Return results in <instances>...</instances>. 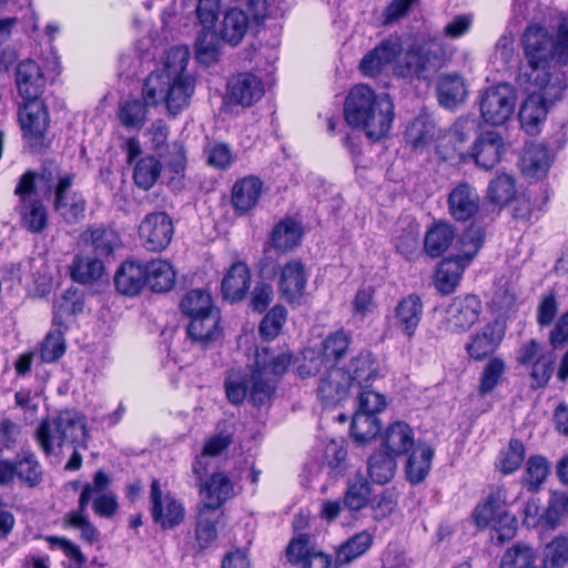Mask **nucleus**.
<instances>
[{"instance_id":"obj_1","label":"nucleus","mask_w":568,"mask_h":568,"mask_svg":"<svg viewBox=\"0 0 568 568\" xmlns=\"http://www.w3.org/2000/svg\"><path fill=\"white\" fill-rule=\"evenodd\" d=\"M524 62L520 64L516 84L525 85L565 77L552 67L555 59L568 62V16L561 17L557 26V38L539 24L528 26L521 36Z\"/></svg>"},{"instance_id":"obj_2","label":"nucleus","mask_w":568,"mask_h":568,"mask_svg":"<svg viewBox=\"0 0 568 568\" xmlns=\"http://www.w3.org/2000/svg\"><path fill=\"white\" fill-rule=\"evenodd\" d=\"M344 115L348 125L362 129L372 141L385 138L394 121V103L389 94H376L366 84L355 85L348 93Z\"/></svg>"},{"instance_id":"obj_3","label":"nucleus","mask_w":568,"mask_h":568,"mask_svg":"<svg viewBox=\"0 0 568 568\" xmlns=\"http://www.w3.org/2000/svg\"><path fill=\"white\" fill-rule=\"evenodd\" d=\"M36 437L45 455L52 454L55 448L67 444L85 448L88 438L85 416L75 409L61 410L40 423Z\"/></svg>"},{"instance_id":"obj_4","label":"nucleus","mask_w":568,"mask_h":568,"mask_svg":"<svg viewBox=\"0 0 568 568\" xmlns=\"http://www.w3.org/2000/svg\"><path fill=\"white\" fill-rule=\"evenodd\" d=\"M528 97L523 102L519 110V120L521 128L529 135H537L547 118L549 108L559 101L565 90L567 81L565 77H554L552 80L534 82L529 88L518 85Z\"/></svg>"},{"instance_id":"obj_5","label":"nucleus","mask_w":568,"mask_h":568,"mask_svg":"<svg viewBox=\"0 0 568 568\" xmlns=\"http://www.w3.org/2000/svg\"><path fill=\"white\" fill-rule=\"evenodd\" d=\"M194 88L193 77L149 74L142 88V97L151 106L165 103L169 114L175 116L189 105Z\"/></svg>"},{"instance_id":"obj_6","label":"nucleus","mask_w":568,"mask_h":568,"mask_svg":"<svg viewBox=\"0 0 568 568\" xmlns=\"http://www.w3.org/2000/svg\"><path fill=\"white\" fill-rule=\"evenodd\" d=\"M506 488L496 487L474 511L476 525L483 528L490 527V538L498 545L511 540L517 531V518L506 509Z\"/></svg>"},{"instance_id":"obj_7","label":"nucleus","mask_w":568,"mask_h":568,"mask_svg":"<svg viewBox=\"0 0 568 568\" xmlns=\"http://www.w3.org/2000/svg\"><path fill=\"white\" fill-rule=\"evenodd\" d=\"M150 515L155 525L163 530L173 529L183 523L185 508L171 491H163L159 479L150 486Z\"/></svg>"},{"instance_id":"obj_8","label":"nucleus","mask_w":568,"mask_h":568,"mask_svg":"<svg viewBox=\"0 0 568 568\" xmlns=\"http://www.w3.org/2000/svg\"><path fill=\"white\" fill-rule=\"evenodd\" d=\"M516 93L506 83L485 90L479 98V110L483 120L491 125L504 124L514 113Z\"/></svg>"},{"instance_id":"obj_9","label":"nucleus","mask_w":568,"mask_h":568,"mask_svg":"<svg viewBox=\"0 0 568 568\" xmlns=\"http://www.w3.org/2000/svg\"><path fill=\"white\" fill-rule=\"evenodd\" d=\"M18 120L22 135L28 140L33 152L41 151L50 124L49 111L42 100L22 102L18 110Z\"/></svg>"},{"instance_id":"obj_10","label":"nucleus","mask_w":568,"mask_h":568,"mask_svg":"<svg viewBox=\"0 0 568 568\" xmlns=\"http://www.w3.org/2000/svg\"><path fill=\"white\" fill-rule=\"evenodd\" d=\"M73 175L59 176L54 186L53 209L55 213L69 225L78 224L85 217L87 200L78 191L71 192Z\"/></svg>"},{"instance_id":"obj_11","label":"nucleus","mask_w":568,"mask_h":568,"mask_svg":"<svg viewBox=\"0 0 568 568\" xmlns=\"http://www.w3.org/2000/svg\"><path fill=\"white\" fill-rule=\"evenodd\" d=\"M480 313L481 302L476 295L456 296L445 310L443 328L454 334L464 333L478 321Z\"/></svg>"},{"instance_id":"obj_12","label":"nucleus","mask_w":568,"mask_h":568,"mask_svg":"<svg viewBox=\"0 0 568 568\" xmlns=\"http://www.w3.org/2000/svg\"><path fill=\"white\" fill-rule=\"evenodd\" d=\"M173 234V221L163 211L146 214L139 225L141 243L150 252L165 250L170 245Z\"/></svg>"},{"instance_id":"obj_13","label":"nucleus","mask_w":568,"mask_h":568,"mask_svg":"<svg viewBox=\"0 0 568 568\" xmlns=\"http://www.w3.org/2000/svg\"><path fill=\"white\" fill-rule=\"evenodd\" d=\"M220 323L221 312L219 308L203 315L189 318L186 336L194 346L201 349L211 348L223 336V329Z\"/></svg>"},{"instance_id":"obj_14","label":"nucleus","mask_w":568,"mask_h":568,"mask_svg":"<svg viewBox=\"0 0 568 568\" xmlns=\"http://www.w3.org/2000/svg\"><path fill=\"white\" fill-rule=\"evenodd\" d=\"M308 274L305 264L297 258L287 261L280 271L278 292L291 305H298L303 298Z\"/></svg>"},{"instance_id":"obj_15","label":"nucleus","mask_w":568,"mask_h":568,"mask_svg":"<svg viewBox=\"0 0 568 568\" xmlns=\"http://www.w3.org/2000/svg\"><path fill=\"white\" fill-rule=\"evenodd\" d=\"M264 95V85L256 75L244 72L229 79L225 101L227 104L251 106Z\"/></svg>"},{"instance_id":"obj_16","label":"nucleus","mask_w":568,"mask_h":568,"mask_svg":"<svg viewBox=\"0 0 568 568\" xmlns=\"http://www.w3.org/2000/svg\"><path fill=\"white\" fill-rule=\"evenodd\" d=\"M477 126V122L474 119H458L436 146L437 155L443 161H450L456 155H462L464 144L476 133Z\"/></svg>"},{"instance_id":"obj_17","label":"nucleus","mask_w":568,"mask_h":568,"mask_svg":"<svg viewBox=\"0 0 568 568\" xmlns=\"http://www.w3.org/2000/svg\"><path fill=\"white\" fill-rule=\"evenodd\" d=\"M349 378L343 367L331 365L317 386V396L323 405L335 406L345 400L353 386Z\"/></svg>"},{"instance_id":"obj_18","label":"nucleus","mask_w":568,"mask_h":568,"mask_svg":"<svg viewBox=\"0 0 568 568\" xmlns=\"http://www.w3.org/2000/svg\"><path fill=\"white\" fill-rule=\"evenodd\" d=\"M437 69L436 57L429 50H409L395 68V74L405 79H428Z\"/></svg>"},{"instance_id":"obj_19","label":"nucleus","mask_w":568,"mask_h":568,"mask_svg":"<svg viewBox=\"0 0 568 568\" xmlns=\"http://www.w3.org/2000/svg\"><path fill=\"white\" fill-rule=\"evenodd\" d=\"M16 85L23 102L41 100L45 79L40 65L30 59L19 62L16 68Z\"/></svg>"},{"instance_id":"obj_20","label":"nucleus","mask_w":568,"mask_h":568,"mask_svg":"<svg viewBox=\"0 0 568 568\" xmlns=\"http://www.w3.org/2000/svg\"><path fill=\"white\" fill-rule=\"evenodd\" d=\"M145 263L128 260L121 263L114 274V286L124 296H136L146 286Z\"/></svg>"},{"instance_id":"obj_21","label":"nucleus","mask_w":568,"mask_h":568,"mask_svg":"<svg viewBox=\"0 0 568 568\" xmlns=\"http://www.w3.org/2000/svg\"><path fill=\"white\" fill-rule=\"evenodd\" d=\"M504 152L503 136L496 131H486L475 140L471 148V158L477 166L490 170L499 163Z\"/></svg>"},{"instance_id":"obj_22","label":"nucleus","mask_w":568,"mask_h":568,"mask_svg":"<svg viewBox=\"0 0 568 568\" xmlns=\"http://www.w3.org/2000/svg\"><path fill=\"white\" fill-rule=\"evenodd\" d=\"M424 314V304L419 295L409 294L400 298L394 311L395 326L407 337L412 338Z\"/></svg>"},{"instance_id":"obj_23","label":"nucleus","mask_w":568,"mask_h":568,"mask_svg":"<svg viewBox=\"0 0 568 568\" xmlns=\"http://www.w3.org/2000/svg\"><path fill=\"white\" fill-rule=\"evenodd\" d=\"M436 94L440 106L454 111L468 95L466 81L458 73H443L437 78Z\"/></svg>"},{"instance_id":"obj_24","label":"nucleus","mask_w":568,"mask_h":568,"mask_svg":"<svg viewBox=\"0 0 568 568\" xmlns=\"http://www.w3.org/2000/svg\"><path fill=\"white\" fill-rule=\"evenodd\" d=\"M402 49L399 38L382 41L362 59L359 63L362 73L369 77L378 74L385 65L392 63L400 54Z\"/></svg>"},{"instance_id":"obj_25","label":"nucleus","mask_w":568,"mask_h":568,"mask_svg":"<svg viewBox=\"0 0 568 568\" xmlns=\"http://www.w3.org/2000/svg\"><path fill=\"white\" fill-rule=\"evenodd\" d=\"M287 560L301 568H328L331 558L310 546L307 536L291 540L286 548Z\"/></svg>"},{"instance_id":"obj_26","label":"nucleus","mask_w":568,"mask_h":568,"mask_svg":"<svg viewBox=\"0 0 568 568\" xmlns=\"http://www.w3.org/2000/svg\"><path fill=\"white\" fill-rule=\"evenodd\" d=\"M351 378V384L355 383L361 387H369L371 383L379 376V362L368 349H362L353 356L348 364L343 367Z\"/></svg>"},{"instance_id":"obj_27","label":"nucleus","mask_w":568,"mask_h":568,"mask_svg":"<svg viewBox=\"0 0 568 568\" xmlns=\"http://www.w3.org/2000/svg\"><path fill=\"white\" fill-rule=\"evenodd\" d=\"M448 210L456 221H467L479 210V195L468 183H459L448 195Z\"/></svg>"},{"instance_id":"obj_28","label":"nucleus","mask_w":568,"mask_h":568,"mask_svg":"<svg viewBox=\"0 0 568 568\" xmlns=\"http://www.w3.org/2000/svg\"><path fill=\"white\" fill-rule=\"evenodd\" d=\"M263 182L256 176H245L237 180L231 192V204L239 215L251 212L258 203Z\"/></svg>"},{"instance_id":"obj_29","label":"nucleus","mask_w":568,"mask_h":568,"mask_svg":"<svg viewBox=\"0 0 568 568\" xmlns=\"http://www.w3.org/2000/svg\"><path fill=\"white\" fill-rule=\"evenodd\" d=\"M199 488L200 494L205 497L203 506L217 510L235 495L234 484L222 471H214Z\"/></svg>"},{"instance_id":"obj_30","label":"nucleus","mask_w":568,"mask_h":568,"mask_svg":"<svg viewBox=\"0 0 568 568\" xmlns=\"http://www.w3.org/2000/svg\"><path fill=\"white\" fill-rule=\"evenodd\" d=\"M251 286V271L243 262L233 263L224 275L221 284L225 300L235 303L242 301Z\"/></svg>"},{"instance_id":"obj_31","label":"nucleus","mask_w":568,"mask_h":568,"mask_svg":"<svg viewBox=\"0 0 568 568\" xmlns=\"http://www.w3.org/2000/svg\"><path fill=\"white\" fill-rule=\"evenodd\" d=\"M250 26L247 13L239 8L227 9L217 24L219 34L224 43L236 47L246 34Z\"/></svg>"},{"instance_id":"obj_32","label":"nucleus","mask_w":568,"mask_h":568,"mask_svg":"<svg viewBox=\"0 0 568 568\" xmlns=\"http://www.w3.org/2000/svg\"><path fill=\"white\" fill-rule=\"evenodd\" d=\"M82 240L92 246L93 253L100 258L111 256L122 244L119 233L102 224L88 227Z\"/></svg>"},{"instance_id":"obj_33","label":"nucleus","mask_w":568,"mask_h":568,"mask_svg":"<svg viewBox=\"0 0 568 568\" xmlns=\"http://www.w3.org/2000/svg\"><path fill=\"white\" fill-rule=\"evenodd\" d=\"M83 308L84 293L77 287H69L53 302V324L67 328V322L82 313Z\"/></svg>"},{"instance_id":"obj_34","label":"nucleus","mask_w":568,"mask_h":568,"mask_svg":"<svg viewBox=\"0 0 568 568\" xmlns=\"http://www.w3.org/2000/svg\"><path fill=\"white\" fill-rule=\"evenodd\" d=\"M293 354L286 352H275L270 348H262L256 352L254 368L267 377L278 381L292 364Z\"/></svg>"},{"instance_id":"obj_35","label":"nucleus","mask_w":568,"mask_h":568,"mask_svg":"<svg viewBox=\"0 0 568 568\" xmlns=\"http://www.w3.org/2000/svg\"><path fill=\"white\" fill-rule=\"evenodd\" d=\"M382 444L390 455L403 456L414 447L413 429L405 422H395L386 428Z\"/></svg>"},{"instance_id":"obj_36","label":"nucleus","mask_w":568,"mask_h":568,"mask_svg":"<svg viewBox=\"0 0 568 568\" xmlns=\"http://www.w3.org/2000/svg\"><path fill=\"white\" fill-rule=\"evenodd\" d=\"M456 232L448 222H435L426 232L424 237L425 253L435 258L442 256L455 240Z\"/></svg>"},{"instance_id":"obj_37","label":"nucleus","mask_w":568,"mask_h":568,"mask_svg":"<svg viewBox=\"0 0 568 568\" xmlns=\"http://www.w3.org/2000/svg\"><path fill=\"white\" fill-rule=\"evenodd\" d=\"M466 266L467 264L460 258L454 256L444 258L435 273L434 284L436 290L444 295L455 292Z\"/></svg>"},{"instance_id":"obj_38","label":"nucleus","mask_w":568,"mask_h":568,"mask_svg":"<svg viewBox=\"0 0 568 568\" xmlns=\"http://www.w3.org/2000/svg\"><path fill=\"white\" fill-rule=\"evenodd\" d=\"M503 337V332L496 325L487 324L471 337L466 346L467 353L475 361H483L498 348Z\"/></svg>"},{"instance_id":"obj_39","label":"nucleus","mask_w":568,"mask_h":568,"mask_svg":"<svg viewBox=\"0 0 568 568\" xmlns=\"http://www.w3.org/2000/svg\"><path fill=\"white\" fill-rule=\"evenodd\" d=\"M222 514L217 509L201 506L196 516L194 536L200 550L207 549L217 538V524Z\"/></svg>"},{"instance_id":"obj_40","label":"nucleus","mask_w":568,"mask_h":568,"mask_svg":"<svg viewBox=\"0 0 568 568\" xmlns=\"http://www.w3.org/2000/svg\"><path fill=\"white\" fill-rule=\"evenodd\" d=\"M434 449L428 445H417L405 465V476L412 485L420 484L427 477L434 458Z\"/></svg>"},{"instance_id":"obj_41","label":"nucleus","mask_w":568,"mask_h":568,"mask_svg":"<svg viewBox=\"0 0 568 568\" xmlns=\"http://www.w3.org/2000/svg\"><path fill=\"white\" fill-rule=\"evenodd\" d=\"M223 43L219 30L215 31L213 27H202L194 43V51L199 62L205 65L215 63L221 54Z\"/></svg>"},{"instance_id":"obj_42","label":"nucleus","mask_w":568,"mask_h":568,"mask_svg":"<svg viewBox=\"0 0 568 568\" xmlns=\"http://www.w3.org/2000/svg\"><path fill=\"white\" fill-rule=\"evenodd\" d=\"M105 272V267L100 257L75 255L70 265L71 278L80 284L97 283Z\"/></svg>"},{"instance_id":"obj_43","label":"nucleus","mask_w":568,"mask_h":568,"mask_svg":"<svg viewBox=\"0 0 568 568\" xmlns=\"http://www.w3.org/2000/svg\"><path fill=\"white\" fill-rule=\"evenodd\" d=\"M435 134L434 120L427 114H420L408 124L405 140L414 150H423L433 142Z\"/></svg>"},{"instance_id":"obj_44","label":"nucleus","mask_w":568,"mask_h":568,"mask_svg":"<svg viewBox=\"0 0 568 568\" xmlns=\"http://www.w3.org/2000/svg\"><path fill=\"white\" fill-rule=\"evenodd\" d=\"M146 285L158 293L170 291L175 283V272L172 265L164 261L154 258L145 263Z\"/></svg>"},{"instance_id":"obj_45","label":"nucleus","mask_w":568,"mask_h":568,"mask_svg":"<svg viewBox=\"0 0 568 568\" xmlns=\"http://www.w3.org/2000/svg\"><path fill=\"white\" fill-rule=\"evenodd\" d=\"M371 493L368 480L363 475L357 474L347 481L343 495L344 508L352 513L361 511L368 505Z\"/></svg>"},{"instance_id":"obj_46","label":"nucleus","mask_w":568,"mask_h":568,"mask_svg":"<svg viewBox=\"0 0 568 568\" xmlns=\"http://www.w3.org/2000/svg\"><path fill=\"white\" fill-rule=\"evenodd\" d=\"M276 387V379L267 377L251 366L248 377V396L254 406L260 407L268 404L275 394Z\"/></svg>"},{"instance_id":"obj_47","label":"nucleus","mask_w":568,"mask_h":568,"mask_svg":"<svg viewBox=\"0 0 568 568\" xmlns=\"http://www.w3.org/2000/svg\"><path fill=\"white\" fill-rule=\"evenodd\" d=\"M21 225L31 233H41L48 225V210L39 199L19 203Z\"/></svg>"},{"instance_id":"obj_48","label":"nucleus","mask_w":568,"mask_h":568,"mask_svg":"<svg viewBox=\"0 0 568 568\" xmlns=\"http://www.w3.org/2000/svg\"><path fill=\"white\" fill-rule=\"evenodd\" d=\"M351 343L352 335L344 329L329 333L321 344L323 359L331 365L338 366V363L347 354Z\"/></svg>"},{"instance_id":"obj_49","label":"nucleus","mask_w":568,"mask_h":568,"mask_svg":"<svg viewBox=\"0 0 568 568\" xmlns=\"http://www.w3.org/2000/svg\"><path fill=\"white\" fill-rule=\"evenodd\" d=\"M395 456L387 452H375L367 459V473L371 479L379 485L389 483L396 473Z\"/></svg>"},{"instance_id":"obj_50","label":"nucleus","mask_w":568,"mask_h":568,"mask_svg":"<svg viewBox=\"0 0 568 568\" xmlns=\"http://www.w3.org/2000/svg\"><path fill=\"white\" fill-rule=\"evenodd\" d=\"M302 237V231L293 219H285L277 223L271 234L274 248L287 252L296 247Z\"/></svg>"},{"instance_id":"obj_51","label":"nucleus","mask_w":568,"mask_h":568,"mask_svg":"<svg viewBox=\"0 0 568 568\" xmlns=\"http://www.w3.org/2000/svg\"><path fill=\"white\" fill-rule=\"evenodd\" d=\"M17 477L28 487H37L43 479L42 467L31 450H22L16 458Z\"/></svg>"},{"instance_id":"obj_52","label":"nucleus","mask_w":568,"mask_h":568,"mask_svg":"<svg viewBox=\"0 0 568 568\" xmlns=\"http://www.w3.org/2000/svg\"><path fill=\"white\" fill-rule=\"evenodd\" d=\"M216 308L211 294L201 288L189 291L180 301V310L187 318L203 315Z\"/></svg>"},{"instance_id":"obj_53","label":"nucleus","mask_w":568,"mask_h":568,"mask_svg":"<svg viewBox=\"0 0 568 568\" xmlns=\"http://www.w3.org/2000/svg\"><path fill=\"white\" fill-rule=\"evenodd\" d=\"M373 542L371 534L362 531L345 541L336 551L334 566L339 568L361 557Z\"/></svg>"},{"instance_id":"obj_54","label":"nucleus","mask_w":568,"mask_h":568,"mask_svg":"<svg viewBox=\"0 0 568 568\" xmlns=\"http://www.w3.org/2000/svg\"><path fill=\"white\" fill-rule=\"evenodd\" d=\"M550 165L548 149L544 144H531L524 151L521 158L523 172L537 178L544 175Z\"/></svg>"},{"instance_id":"obj_55","label":"nucleus","mask_w":568,"mask_h":568,"mask_svg":"<svg viewBox=\"0 0 568 568\" xmlns=\"http://www.w3.org/2000/svg\"><path fill=\"white\" fill-rule=\"evenodd\" d=\"M485 229L480 225L471 224L458 239L459 253L454 255L460 258L467 265L473 261L485 242Z\"/></svg>"},{"instance_id":"obj_56","label":"nucleus","mask_w":568,"mask_h":568,"mask_svg":"<svg viewBox=\"0 0 568 568\" xmlns=\"http://www.w3.org/2000/svg\"><path fill=\"white\" fill-rule=\"evenodd\" d=\"M148 106L144 98L124 102L119 109V120L125 129L140 130L146 122Z\"/></svg>"},{"instance_id":"obj_57","label":"nucleus","mask_w":568,"mask_h":568,"mask_svg":"<svg viewBox=\"0 0 568 568\" xmlns=\"http://www.w3.org/2000/svg\"><path fill=\"white\" fill-rule=\"evenodd\" d=\"M526 449L520 439L511 438L508 446L499 452L496 467L504 475L515 473L521 466Z\"/></svg>"},{"instance_id":"obj_58","label":"nucleus","mask_w":568,"mask_h":568,"mask_svg":"<svg viewBox=\"0 0 568 568\" xmlns=\"http://www.w3.org/2000/svg\"><path fill=\"white\" fill-rule=\"evenodd\" d=\"M382 425L377 416L355 413L351 423V435L358 444H365L376 437Z\"/></svg>"},{"instance_id":"obj_59","label":"nucleus","mask_w":568,"mask_h":568,"mask_svg":"<svg viewBox=\"0 0 568 568\" xmlns=\"http://www.w3.org/2000/svg\"><path fill=\"white\" fill-rule=\"evenodd\" d=\"M162 164L158 159L154 156L142 158L134 166V183L142 190H150L160 178Z\"/></svg>"},{"instance_id":"obj_60","label":"nucleus","mask_w":568,"mask_h":568,"mask_svg":"<svg viewBox=\"0 0 568 568\" xmlns=\"http://www.w3.org/2000/svg\"><path fill=\"white\" fill-rule=\"evenodd\" d=\"M550 471L548 460L540 455H532L528 458L523 475V483L528 490H537L546 480Z\"/></svg>"},{"instance_id":"obj_61","label":"nucleus","mask_w":568,"mask_h":568,"mask_svg":"<svg viewBox=\"0 0 568 568\" xmlns=\"http://www.w3.org/2000/svg\"><path fill=\"white\" fill-rule=\"evenodd\" d=\"M190 61V52L186 47L178 45L170 49L168 52L164 69L150 74H168L170 78L192 77L186 72V67Z\"/></svg>"},{"instance_id":"obj_62","label":"nucleus","mask_w":568,"mask_h":568,"mask_svg":"<svg viewBox=\"0 0 568 568\" xmlns=\"http://www.w3.org/2000/svg\"><path fill=\"white\" fill-rule=\"evenodd\" d=\"M516 193L515 180L511 175L500 174L490 181L487 189L488 200L496 205L509 203Z\"/></svg>"},{"instance_id":"obj_63","label":"nucleus","mask_w":568,"mask_h":568,"mask_svg":"<svg viewBox=\"0 0 568 568\" xmlns=\"http://www.w3.org/2000/svg\"><path fill=\"white\" fill-rule=\"evenodd\" d=\"M506 372L505 361L500 357L490 358L480 375L478 393L481 396L490 394L500 383Z\"/></svg>"},{"instance_id":"obj_64","label":"nucleus","mask_w":568,"mask_h":568,"mask_svg":"<svg viewBox=\"0 0 568 568\" xmlns=\"http://www.w3.org/2000/svg\"><path fill=\"white\" fill-rule=\"evenodd\" d=\"M250 375L241 371H232L224 381V388L229 402L233 405H240L248 395Z\"/></svg>"}]
</instances>
